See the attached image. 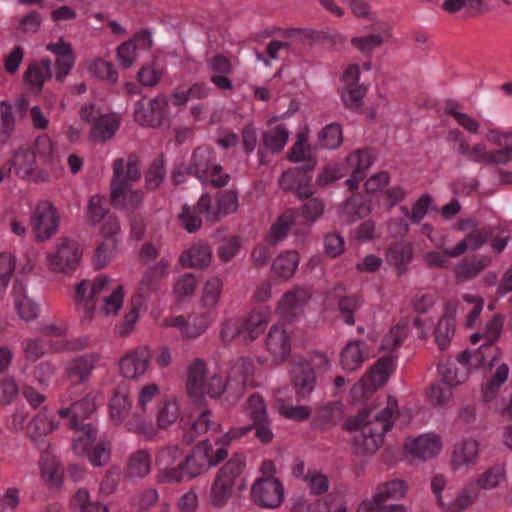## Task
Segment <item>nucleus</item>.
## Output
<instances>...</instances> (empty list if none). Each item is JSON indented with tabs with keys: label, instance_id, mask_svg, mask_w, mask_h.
<instances>
[{
	"label": "nucleus",
	"instance_id": "1",
	"mask_svg": "<svg viewBox=\"0 0 512 512\" xmlns=\"http://www.w3.org/2000/svg\"><path fill=\"white\" fill-rule=\"evenodd\" d=\"M447 140L459 156L472 163L504 166L512 161V129L491 128L486 133V142H470L460 130L452 129Z\"/></svg>",
	"mask_w": 512,
	"mask_h": 512
},
{
	"label": "nucleus",
	"instance_id": "2",
	"mask_svg": "<svg viewBox=\"0 0 512 512\" xmlns=\"http://www.w3.org/2000/svg\"><path fill=\"white\" fill-rule=\"evenodd\" d=\"M373 409L372 406L365 407L355 416L348 417L343 424L344 430L356 432L352 439V453L359 457L375 454L384 441V434L373 426Z\"/></svg>",
	"mask_w": 512,
	"mask_h": 512
},
{
	"label": "nucleus",
	"instance_id": "3",
	"mask_svg": "<svg viewBox=\"0 0 512 512\" xmlns=\"http://www.w3.org/2000/svg\"><path fill=\"white\" fill-rule=\"evenodd\" d=\"M212 451L213 447L208 439L197 443L191 452L182 459L183 472L193 479L211 467L217 466L228 456V450L225 448H218L215 454H212Z\"/></svg>",
	"mask_w": 512,
	"mask_h": 512
},
{
	"label": "nucleus",
	"instance_id": "4",
	"mask_svg": "<svg viewBox=\"0 0 512 512\" xmlns=\"http://www.w3.org/2000/svg\"><path fill=\"white\" fill-rule=\"evenodd\" d=\"M397 356L389 354L379 358L365 373V375L351 388L352 397L357 400L372 395L378 388L386 384L393 373Z\"/></svg>",
	"mask_w": 512,
	"mask_h": 512
},
{
	"label": "nucleus",
	"instance_id": "5",
	"mask_svg": "<svg viewBox=\"0 0 512 512\" xmlns=\"http://www.w3.org/2000/svg\"><path fill=\"white\" fill-rule=\"evenodd\" d=\"M406 488L405 482L399 479L383 483L371 500L361 502L357 512H405V508L394 501L405 496Z\"/></svg>",
	"mask_w": 512,
	"mask_h": 512
},
{
	"label": "nucleus",
	"instance_id": "6",
	"mask_svg": "<svg viewBox=\"0 0 512 512\" xmlns=\"http://www.w3.org/2000/svg\"><path fill=\"white\" fill-rule=\"evenodd\" d=\"M83 122L93 123L89 131L92 143H104L114 137L121 124V117L115 112L100 113L92 104H85L79 112Z\"/></svg>",
	"mask_w": 512,
	"mask_h": 512
},
{
	"label": "nucleus",
	"instance_id": "7",
	"mask_svg": "<svg viewBox=\"0 0 512 512\" xmlns=\"http://www.w3.org/2000/svg\"><path fill=\"white\" fill-rule=\"evenodd\" d=\"M80 435L73 441L72 449L79 456H87L93 466L101 467L110 460V446L99 441L92 449L91 446L98 438V429L91 424H85L76 428Z\"/></svg>",
	"mask_w": 512,
	"mask_h": 512
},
{
	"label": "nucleus",
	"instance_id": "8",
	"mask_svg": "<svg viewBox=\"0 0 512 512\" xmlns=\"http://www.w3.org/2000/svg\"><path fill=\"white\" fill-rule=\"evenodd\" d=\"M9 170L28 181L46 182L51 179V173L37 166L35 154L25 146L13 151Z\"/></svg>",
	"mask_w": 512,
	"mask_h": 512
},
{
	"label": "nucleus",
	"instance_id": "9",
	"mask_svg": "<svg viewBox=\"0 0 512 512\" xmlns=\"http://www.w3.org/2000/svg\"><path fill=\"white\" fill-rule=\"evenodd\" d=\"M237 208V194H202L194 211L203 214L207 221L216 222Z\"/></svg>",
	"mask_w": 512,
	"mask_h": 512
},
{
	"label": "nucleus",
	"instance_id": "10",
	"mask_svg": "<svg viewBox=\"0 0 512 512\" xmlns=\"http://www.w3.org/2000/svg\"><path fill=\"white\" fill-rule=\"evenodd\" d=\"M251 371L252 364L245 359H241L233 368L235 376L229 377L225 382L218 374L210 376L203 386V396L205 397V394H208L211 398H218L226 389H231L234 385L237 392L241 394L247 381L245 374H249Z\"/></svg>",
	"mask_w": 512,
	"mask_h": 512
},
{
	"label": "nucleus",
	"instance_id": "11",
	"mask_svg": "<svg viewBox=\"0 0 512 512\" xmlns=\"http://www.w3.org/2000/svg\"><path fill=\"white\" fill-rule=\"evenodd\" d=\"M168 99L159 94L153 99L142 98L134 109V119L141 126L158 127L168 116Z\"/></svg>",
	"mask_w": 512,
	"mask_h": 512
},
{
	"label": "nucleus",
	"instance_id": "12",
	"mask_svg": "<svg viewBox=\"0 0 512 512\" xmlns=\"http://www.w3.org/2000/svg\"><path fill=\"white\" fill-rule=\"evenodd\" d=\"M82 252L79 245L69 238H61L55 253L48 255L49 268L55 273L71 274L77 268Z\"/></svg>",
	"mask_w": 512,
	"mask_h": 512
},
{
	"label": "nucleus",
	"instance_id": "13",
	"mask_svg": "<svg viewBox=\"0 0 512 512\" xmlns=\"http://www.w3.org/2000/svg\"><path fill=\"white\" fill-rule=\"evenodd\" d=\"M254 503L264 508H276L284 498V487L279 479L268 476L258 478L251 488Z\"/></svg>",
	"mask_w": 512,
	"mask_h": 512
},
{
	"label": "nucleus",
	"instance_id": "14",
	"mask_svg": "<svg viewBox=\"0 0 512 512\" xmlns=\"http://www.w3.org/2000/svg\"><path fill=\"white\" fill-rule=\"evenodd\" d=\"M503 476L504 474L499 468L493 467L487 470L478 478L476 483H468L463 488L460 495L450 503V508L454 512H458L467 508L473 502V500L477 498L479 488H493L499 484V481L501 478H503Z\"/></svg>",
	"mask_w": 512,
	"mask_h": 512
},
{
	"label": "nucleus",
	"instance_id": "15",
	"mask_svg": "<svg viewBox=\"0 0 512 512\" xmlns=\"http://www.w3.org/2000/svg\"><path fill=\"white\" fill-rule=\"evenodd\" d=\"M58 216L53 204L41 201L31 216V226L35 232V240L43 242L50 239L58 230Z\"/></svg>",
	"mask_w": 512,
	"mask_h": 512
},
{
	"label": "nucleus",
	"instance_id": "16",
	"mask_svg": "<svg viewBox=\"0 0 512 512\" xmlns=\"http://www.w3.org/2000/svg\"><path fill=\"white\" fill-rule=\"evenodd\" d=\"M121 227L118 218L110 216L100 228V234L103 242L96 248L94 265L97 269H102L111 260L113 253L118 248L117 236L120 234Z\"/></svg>",
	"mask_w": 512,
	"mask_h": 512
},
{
	"label": "nucleus",
	"instance_id": "17",
	"mask_svg": "<svg viewBox=\"0 0 512 512\" xmlns=\"http://www.w3.org/2000/svg\"><path fill=\"white\" fill-rule=\"evenodd\" d=\"M374 160L375 155L370 149H357L346 156L345 163L351 171L350 176L345 180L347 190L351 192L359 190L365 172L372 166Z\"/></svg>",
	"mask_w": 512,
	"mask_h": 512
},
{
	"label": "nucleus",
	"instance_id": "18",
	"mask_svg": "<svg viewBox=\"0 0 512 512\" xmlns=\"http://www.w3.org/2000/svg\"><path fill=\"white\" fill-rule=\"evenodd\" d=\"M140 179V168L135 156L118 158L113 162L111 192H125Z\"/></svg>",
	"mask_w": 512,
	"mask_h": 512
},
{
	"label": "nucleus",
	"instance_id": "19",
	"mask_svg": "<svg viewBox=\"0 0 512 512\" xmlns=\"http://www.w3.org/2000/svg\"><path fill=\"white\" fill-rule=\"evenodd\" d=\"M183 451L177 446H168L159 451L156 465L166 482L178 483L183 479Z\"/></svg>",
	"mask_w": 512,
	"mask_h": 512
},
{
	"label": "nucleus",
	"instance_id": "20",
	"mask_svg": "<svg viewBox=\"0 0 512 512\" xmlns=\"http://www.w3.org/2000/svg\"><path fill=\"white\" fill-rule=\"evenodd\" d=\"M198 414L192 421L185 416L179 418V428L182 430L181 440L187 445L192 444L195 439L205 434L212 426L210 420L211 410L207 407L206 402L201 408L195 406Z\"/></svg>",
	"mask_w": 512,
	"mask_h": 512
},
{
	"label": "nucleus",
	"instance_id": "21",
	"mask_svg": "<svg viewBox=\"0 0 512 512\" xmlns=\"http://www.w3.org/2000/svg\"><path fill=\"white\" fill-rule=\"evenodd\" d=\"M152 358L153 353L148 346L138 347L120 359V372L126 378H137L146 372Z\"/></svg>",
	"mask_w": 512,
	"mask_h": 512
},
{
	"label": "nucleus",
	"instance_id": "22",
	"mask_svg": "<svg viewBox=\"0 0 512 512\" xmlns=\"http://www.w3.org/2000/svg\"><path fill=\"white\" fill-rule=\"evenodd\" d=\"M307 288L297 287L288 290L278 303L277 312L286 322H292L301 312L304 304L310 299Z\"/></svg>",
	"mask_w": 512,
	"mask_h": 512
},
{
	"label": "nucleus",
	"instance_id": "23",
	"mask_svg": "<svg viewBox=\"0 0 512 512\" xmlns=\"http://www.w3.org/2000/svg\"><path fill=\"white\" fill-rule=\"evenodd\" d=\"M290 131L285 123L278 118H272L267 122V128L261 134L262 147L272 153L279 154L288 143Z\"/></svg>",
	"mask_w": 512,
	"mask_h": 512
},
{
	"label": "nucleus",
	"instance_id": "24",
	"mask_svg": "<svg viewBox=\"0 0 512 512\" xmlns=\"http://www.w3.org/2000/svg\"><path fill=\"white\" fill-rule=\"evenodd\" d=\"M316 147L310 143V129L303 126L296 134L295 140L287 152L286 158L292 163L309 162L316 166Z\"/></svg>",
	"mask_w": 512,
	"mask_h": 512
},
{
	"label": "nucleus",
	"instance_id": "25",
	"mask_svg": "<svg viewBox=\"0 0 512 512\" xmlns=\"http://www.w3.org/2000/svg\"><path fill=\"white\" fill-rule=\"evenodd\" d=\"M206 364L202 359H195L189 366L186 388L194 406L201 408L206 398L203 396Z\"/></svg>",
	"mask_w": 512,
	"mask_h": 512
},
{
	"label": "nucleus",
	"instance_id": "26",
	"mask_svg": "<svg viewBox=\"0 0 512 512\" xmlns=\"http://www.w3.org/2000/svg\"><path fill=\"white\" fill-rule=\"evenodd\" d=\"M98 359L99 355L97 353H89L68 362L66 377L73 387L88 381Z\"/></svg>",
	"mask_w": 512,
	"mask_h": 512
},
{
	"label": "nucleus",
	"instance_id": "27",
	"mask_svg": "<svg viewBox=\"0 0 512 512\" xmlns=\"http://www.w3.org/2000/svg\"><path fill=\"white\" fill-rule=\"evenodd\" d=\"M34 150H31L35 157L37 156L43 163V169H46L51 173V177L54 176L60 169V156L52 141V139L46 135H39L34 141Z\"/></svg>",
	"mask_w": 512,
	"mask_h": 512
},
{
	"label": "nucleus",
	"instance_id": "28",
	"mask_svg": "<svg viewBox=\"0 0 512 512\" xmlns=\"http://www.w3.org/2000/svg\"><path fill=\"white\" fill-rule=\"evenodd\" d=\"M152 46L151 34L147 31L137 33L133 39L122 43L117 49V59L123 68H129L138 57V47L149 49Z\"/></svg>",
	"mask_w": 512,
	"mask_h": 512
},
{
	"label": "nucleus",
	"instance_id": "29",
	"mask_svg": "<svg viewBox=\"0 0 512 512\" xmlns=\"http://www.w3.org/2000/svg\"><path fill=\"white\" fill-rule=\"evenodd\" d=\"M291 381L299 399L307 398L316 386V373L308 362L298 364L291 370Z\"/></svg>",
	"mask_w": 512,
	"mask_h": 512
},
{
	"label": "nucleus",
	"instance_id": "30",
	"mask_svg": "<svg viewBox=\"0 0 512 512\" xmlns=\"http://www.w3.org/2000/svg\"><path fill=\"white\" fill-rule=\"evenodd\" d=\"M404 447L413 459H419L423 462L439 453L441 442L438 436L421 435L415 439L406 441Z\"/></svg>",
	"mask_w": 512,
	"mask_h": 512
},
{
	"label": "nucleus",
	"instance_id": "31",
	"mask_svg": "<svg viewBox=\"0 0 512 512\" xmlns=\"http://www.w3.org/2000/svg\"><path fill=\"white\" fill-rule=\"evenodd\" d=\"M266 347L276 362L285 361L291 353L290 339L282 326L273 325L266 337Z\"/></svg>",
	"mask_w": 512,
	"mask_h": 512
},
{
	"label": "nucleus",
	"instance_id": "32",
	"mask_svg": "<svg viewBox=\"0 0 512 512\" xmlns=\"http://www.w3.org/2000/svg\"><path fill=\"white\" fill-rule=\"evenodd\" d=\"M12 296L15 302V308L21 319L30 322L38 317L39 306L33 299L27 296L25 285L22 281L18 279L14 281Z\"/></svg>",
	"mask_w": 512,
	"mask_h": 512
},
{
	"label": "nucleus",
	"instance_id": "33",
	"mask_svg": "<svg viewBox=\"0 0 512 512\" xmlns=\"http://www.w3.org/2000/svg\"><path fill=\"white\" fill-rule=\"evenodd\" d=\"M504 316L501 314H495L492 319L487 323L484 338L487 340L486 343L481 345L477 351L474 352L475 358H477V367L485 365L486 355L492 350L495 342L499 339L503 329Z\"/></svg>",
	"mask_w": 512,
	"mask_h": 512
},
{
	"label": "nucleus",
	"instance_id": "34",
	"mask_svg": "<svg viewBox=\"0 0 512 512\" xmlns=\"http://www.w3.org/2000/svg\"><path fill=\"white\" fill-rule=\"evenodd\" d=\"M370 212V201L363 194H352L343 204L340 219L346 224H352L366 217Z\"/></svg>",
	"mask_w": 512,
	"mask_h": 512
},
{
	"label": "nucleus",
	"instance_id": "35",
	"mask_svg": "<svg viewBox=\"0 0 512 512\" xmlns=\"http://www.w3.org/2000/svg\"><path fill=\"white\" fill-rule=\"evenodd\" d=\"M295 214L294 209H287L277 217L265 237L270 246H276L288 235L295 224Z\"/></svg>",
	"mask_w": 512,
	"mask_h": 512
},
{
	"label": "nucleus",
	"instance_id": "36",
	"mask_svg": "<svg viewBox=\"0 0 512 512\" xmlns=\"http://www.w3.org/2000/svg\"><path fill=\"white\" fill-rule=\"evenodd\" d=\"M212 251L206 243H196L180 256V263L186 267L206 268L210 265Z\"/></svg>",
	"mask_w": 512,
	"mask_h": 512
},
{
	"label": "nucleus",
	"instance_id": "37",
	"mask_svg": "<svg viewBox=\"0 0 512 512\" xmlns=\"http://www.w3.org/2000/svg\"><path fill=\"white\" fill-rule=\"evenodd\" d=\"M51 66V60L48 58L32 63L24 74L25 83L34 91L39 92L45 81L52 76Z\"/></svg>",
	"mask_w": 512,
	"mask_h": 512
},
{
	"label": "nucleus",
	"instance_id": "38",
	"mask_svg": "<svg viewBox=\"0 0 512 512\" xmlns=\"http://www.w3.org/2000/svg\"><path fill=\"white\" fill-rule=\"evenodd\" d=\"M412 258L413 248L412 245L407 242L392 243L386 252V261L396 267L398 276L406 272L407 265Z\"/></svg>",
	"mask_w": 512,
	"mask_h": 512
},
{
	"label": "nucleus",
	"instance_id": "39",
	"mask_svg": "<svg viewBox=\"0 0 512 512\" xmlns=\"http://www.w3.org/2000/svg\"><path fill=\"white\" fill-rule=\"evenodd\" d=\"M267 327L266 315L261 312H251L244 322H240L242 342L248 343L257 339Z\"/></svg>",
	"mask_w": 512,
	"mask_h": 512
},
{
	"label": "nucleus",
	"instance_id": "40",
	"mask_svg": "<svg viewBox=\"0 0 512 512\" xmlns=\"http://www.w3.org/2000/svg\"><path fill=\"white\" fill-rule=\"evenodd\" d=\"M390 37L389 30L359 35L351 38V45L364 56H371L373 51L382 46Z\"/></svg>",
	"mask_w": 512,
	"mask_h": 512
},
{
	"label": "nucleus",
	"instance_id": "41",
	"mask_svg": "<svg viewBox=\"0 0 512 512\" xmlns=\"http://www.w3.org/2000/svg\"><path fill=\"white\" fill-rule=\"evenodd\" d=\"M478 442L474 439H466L457 443L454 447L451 465L454 469L462 465L473 463L478 456Z\"/></svg>",
	"mask_w": 512,
	"mask_h": 512
},
{
	"label": "nucleus",
	"instance_id": "42",
	"mask_svg": "<svg viewBox=\"0 0 512 512\" xmlns=\"http://www.w3.org/2000/svg\"><path fill=\"white\" fill-rule=\"evenodd\" d=\"M214 154L210 147L200 146L193 152L189 173L195 174L198 179L208 176V171L215 165L212 163Z\"/></svg>",
	"mask_w": 512,
	"mask_h": 512
},
{
	"label": "nucleus",
	"instance_id": "43",
	"mask_svg": "<svg viewBox=\"0 0 512 512\" xmlns=\"http://www.w3.org/2000/svg\"><path fill=\"white\" fill-rule=\"evenodd\" d=\"M167 266V262L161 260L147 269L139 283V292L142 296H147L150 292L157 291L158 283L166 275Z\"/></svg>",
	"mask_w": 512,
	"mask_h": 512
},
{
	"label": "nucleus",
	"instance_id": "44",
	"mask_svg": "<svg viewBox=\"0 0 512 512\" xmlns=\"http://www.w3.org/2000/svg\"><path fill=\"white\" fill-rule=\"evenodd\" d=\"M491 262L490 257H465L457 266L456 277L460 281L469 280L478 275Z\"/></svg>",
	"mask_w": 512,
	"mask_h": 512
},
{
	"label": "nucleus",
	"instance_id": "45",
	"mask_svg": "<svg viewBox=\"0 0 512 512\" xmlns=\"http://www.w3.org/2000/svg\"><path fill=\"white\" fill-rule=\"evenodd\" d=\"M279 183L284 191L300 192L308 187L310 177L299 168H291L283 172Z\"/></svg>",
	"mask_w": 512,
	"mask_h": 512
},
{
	"label": "nucleus",
	"instance_id": "46",
	"mask_svg": "<svg viewBox=\"0 0 512 512\" xmlns=\"http://www.w3.org/2000/svg\"><path fill=\"white\" fill-rule=\"evenodd\" d=\"M444 113L452 117L456 123L464 130L471 134H477L480 130L481 124L472 115L463 111L462 107L455 103H448L444 109Z\"/></svg>",
	"mask_w": 512,
	"mask_h": 512
},
{
	"label": "nucleus",
	"instance_id": "47",
	"mask_svg": "<svg viewBox=\"0 0 512 512\" xmlns=\"http://www.w3.org/2000/svg\"><path fill=\"white\" fill-rule=\"evenodd\" d=\"M362 344L361 340H352L342 349L340 362L345 370L354 371L363 363L365 358L360 347Z\"/></svg>",
	"mask_w": 512,
	"mask_h": 512
},
{
	"label": "nucleus",
	"instance_id": "48",
	"mask_svg": "<svg viewBox=\"0 0 512 512\" xmlns=\"http://www.w3.org/2000/svg\"><path fill=\"white\" fill-rule=\"evenodd\" d=\"M85 69L91 77L115 83L118 73L110 62L101 58H93L85 63Z\"/></svg>",
	"mask_w": 512,
	"mask_h": 512
},
{
	"label": "nucleus",
	"instance_id": "49",
	"mask_svg": "<svg viewBox=\"0 0 512 512\" xmlns=\"http://www.w3.org/2000/svg\"><path fill=\"white\" fill-rule=\"evenodd\" d=\"M245 465V456L242 453H235L219 470L216 478L234 487L235 480L243 472Z\"/></svg>",
	"mask_w": 512,
	"mask_h": 512
},
{
	"label": "nucleus",
	"instance_id": "50",
	"mask_svg": "<svg viewBox=\"0 0 512 512\" xmlns=\"http://www.w3.org/2000/svg\"><path fill=\"white\" fill-rule=\"evenodd\" d=\"M96 410L95 399L91 394L72 403L73 416L70 418L69 427L79 428L80 420L89 418Z\"/></svg>",
	"mask_w": 512,
	"mask_h": 512
},
{
	"label": "nucleus",
	"instance_id": "51",
	"mask_svg": "<svg viewBox=\"0 0 512 512\" xmlns=\"http://www.w3.org/2000/svg\"><path fill=\"white\" fill-rule=\"evenodd\" d=\"M110 197L106 194L93 195L88 203L87 221L92 226L99 224L109 212Z\"/></svg>",
	"mask_w": 512,
	"mask_h": 512
},
{
	"label": "nucleus",
	"instance_id": "52",
	"mask_svg": "<svg viewBox=\"0 0 512 512\" xmlns=\"http://www.w3.org/2000/svg\"><path fill=\"white\" fill-rule=\"evenodd\" d=\"M131 406V398L120 390H116L109 403L111 420L117 425L121 424L127 417Z\"/></svg>",
	"mask_w": 512,
	"mask_h": 512
},
{
	"label": "nucleus",
	"instance_id": "53",
	"mask_svg": "<svg viewBox=\"0 0 512 512\" xmlns=\"http://www.w3.org/2000/svg\"><path fill=\"white\" fill-rule=\"evenodd\" d=\"M337 311L343 321L351 326L355 323L354 313L360 307V299L356 295H335Z\"/></svg>",
	"mask_w": 512,
	"mask_h": 512
},
{
	"label": "nucleus",
	"instance_id": "54",
	"mask_svg": "<svg viewBox=\"0 0 512 512\" xmlns=\"http://www.w3.org/2000/svg\"><path fill=\"white\" fill-rule=\"evenodd\" d=\"M299 263V256L296 252L290 251L279 255L272 263V272L278 277L288 279L296 271Z\"/></svg>",
	"mask_w": 512,
	"mask_h": 512
},
{
	"label": "nucleus",
	"instance_id": "55",
	"mask_svg": "<svg viewBox=\"0 0 512 512\" xmlns=\"http://www.w3.org/2000/svg\"><path fill=\"white\" fill-rule=\"evenodd\" d=\"M179 418V406L174 398L163 399L158 405L157 425L167 428Z\"/></svg>",
	"mask_w": 512,
	"mask_h": 512
},
{
	"label": "nucleus",
	"instance_id": "56",
	"mask_svg": "<svg viewBox=\"0 0 512 512\" xmlns=\"http://www.w3.org/2000/svg\"><path fill=\"white\" fill-rule=\"evenodd\" d=\"M151 468V458L146 450H138L131 455L128 461L127 473L130 477L142 478Z\"/></svg>",
	"mask_w": 512,
	"mask_h": 512
},
{
	"label": "nucleus",
	"instance_id": "57",
	"mask_svg": "<svg viewBox=\"0 0 512 512\" xmlns=\"http://www.w3.org/2000/svg\"><path fill=\"white\" fill-rule=\"evenodd\" d=\"M397 409L398 403L396 398L388 396L387 406L373 416V426L378 429L379 433L385 435L386 432L392 429V417Z\"/></svg>",
	"mask_w": 512,
	"mask_h": 512
},
{
	"label": "nucleus",
	"instance_id": "58",
	"mask_svg": "<svg viewBox=\"0 0 512 512\" xmlns=\"http://www.w3.org/2000/svg\"><path fill=\"white\" fill-rule=\"evenodd\" d=\"M43 20V15L40 12L32 10L26 15L19 17L15 30L24 35H35L41 30Z\"/></svg>",
	"mask_w": 512,
	"mask_h": 512
},
{
	"label": "nucleus",
	"instance_id": "59",
	"mask_svg": "<svg viewBox=\"0 0 512 512\" xmlns=\"http://www.w3.org/2000/svg\"><path fill=\"white\" fill-rule=\"evenodd\" d=\"M319 146L326 149H335L343 141L342 129L337 124L325 126L318 134Z\"/></svg>",
	"mask_w": 512,
	"mask_h": 512
},
{
	"label": "nucleus",
	"instance_id": "60",
	"mask_svg": "<svg viewBox=\"0 0 512 512\" xmlns=\"http://www.w3.org/2000/svg\"><path fill=\"white\" fill-rule=\"evenodd\" d=\"M367 92L365 85L341 87V99L350 110H358Z\"/></svg>",
	"mask_w": 512,
	"mask_h": 512
},
{
	"label": "nucleus",
	"instance_id": "61",
	"mask_svg": "<svg viewBox=\"0 0 512 512\" xmlns=\"http://www.w3.org/2000/svg\"><path fill=\"white\" fill-rule=\"evenodd\" d=\"M221 289L222 281L219 278L213 277L212 279H209L205 283L202 291L201 302L203 307L207 309L215 307L219 301Z\"/></svg>",
	"mask_w": 512,
	"mask_h": 512
},
{
	"label": "nucleus",
	"instance_id": "62",
	"mask_svg": "<svg viewBox=\"0 0 512 512\" xmlns=\"http://www.w3.org/2000/svg\"><path fill=\"white\" fill-rule=\"evenodd\" d=\"M246 412L253 423L269 422L264 399L258 394H252L248 398Z\"/></svg>",
	"mask_w": 512,
	"mask_h": 512
},
{
	"label": "nucleus",
	"instance_id": "63",
	"mask_svg": "<svg viewBox=\"0 0 512 512\" xmlns=\"http://www.w3.org/2000/svg\"><path fill=\"white\" fill-rule=\"evenodd\" d=\"M112 207L127 212H133L142 204V194H110Z\"/></svg>",
	"mask_w": 512,
	"mask_h": 512
},
{
	"label": "nucleus",
	"instance_id": "64",
	"mask_svg": "<svg viewBox=\"0 0 512 512\" xmlns=\"http://www.w3.org/2000/svg\"><path fill=\"white\" fill-rule=\"evenodd\" d=\"M232 490L231 485L215 478L210 491L212 505L215 507L223 506L230 498Z\"/></svg>",
	"mask_w": 512,
	"mask_h": 512
}]
</instances>
